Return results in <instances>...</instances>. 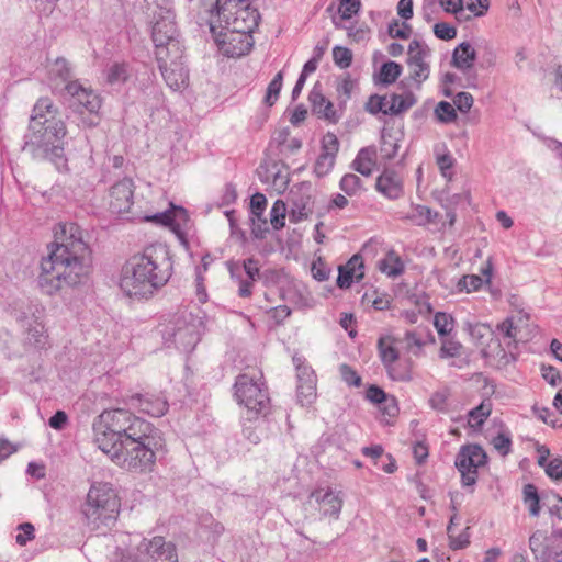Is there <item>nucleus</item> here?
Masks as SVG:
<instances>
[{
	"label": "nucleus",
	"instance_id": "f257e3e1",
	"mask_svg": "<svg viewBox=\"0 0 562 562\" xmlns=\"http://www.w3.org/2000/svg\"><path fill=\"white\" fill-rule=\"evenodd\" d=\"M93 438L113 462L137 472L149 469L164 447L157 428L124 408L103 411L93 422Z\"/></svg>",
	"mask_w": 562,
	"mask_h": 562
},
{
	"label": "nucleus",
	"instance_id": "f03ea898",
	"mask_svg": "<svg viewBox=\"0 0 562 562\" xmlns=\"http://www.w3.org/2000/svg\"><path fill=\"white\" fill-rule=\"evenodd\" d=\"M48 256L41 261L37 285L48 296L66 297L70 291L86 284L91 272V252L75 223L61 225Z\"/></svg>",
	"mask_w": 562,
	"mask_h": 562
},
{
	"label": "nucleus",
	"instance_id": "7ed1b4c3",
	"mask_svg": "<svg viewBox=\"0 0 562 562\" xmlns=\"http://www.w3.org/2000/svg\"><path fill=\"white\" fill-rule=\"evenodd\" d=\"M171 274L172 260L168 246L151 244L126 262L120 288L130 297L147 299L162 288Z\"/></svg>",
	"mask_w": 562,
	"mask_h": 562
},
{
	"label": "nucleus",
	"instance_id": "20e7f679",
	"mask_svg": "<svg viewBox=\"0 0 562 562\" xmlns=\"http://www.w3.org/2000/svg\"><path fill=\"white\" fill-rule=\"evenodd\" d=\"M120 506V499L111 484L93 483L81 505V514L88 526L98 529L116 519Z\"/></svg>",
	"mask_w": 562,
	"mask_h": 562
},
{
	"label": "nucleus",
	"instance_id": "39448f33",
	"mask_svg": "<svg viewBox=\"0 0 562 562\" xmlns=\"http://www.w3.org/2000/svg\"><path fill=\"white\" fill-rule=\"evenodd\" d=\"M67 134L64 121H56L48 125L46 133L40 134L38 144H32L30 138H23V150L30 151L34 157H43L52 161L57 169H63L67 165L65 157L63 139Z\"/></svg>",
	"mask_w": 562,
	"mask_h": 562
},
{
	"label": "nucleus",
	"instance_id": "423d86ee",
	"mask_svg": "<svg viewBox=\"0 0 562 562\" xmlns=\"http://www.w3.org/2000/svg\"><path fill=\"white\" fill-rule=\"evenodd\" d=\"M234 389L237 402L249 412L266 414L269 411L270 398L265 383L261 382V375L255 378L247 373L239 374L236 378Z\"/></svg>",
	"mask_w": 562,
	"mask_h": 562
},
{
	"label": "nucleus",
	"instance_id": "0eeeda50",
	"mask_svg": "<svg viewBox=\"0 0 562 562\" xmlns=\"http://www.w3.org/2000/svg\"><path fill=\"white\" fill-rule=\"evenodd\" d=\"M210 31L218 47V50L226 57L238 58L248 54L254 45L252 35L245 31L223 29L217 31L214 21H210Z\"/></svg>",
	"mask_w": 562,
	"mask_h": 562
},
{
	"label": "nucleus",
	"instance_id": "6e6552de",
	"mask_svg": "<svg viewBox=\"0 0 562 562\" xmlns=\"http://www.w3.org/2000/svg\"><path fill=\"white\" fill-rule=\"evenodd\" d=\"M134 189V181L131 178L125 177L116 181L109 190L110 212L127 220L144 221V215L133 210Z\"/></svg>",
	"mask_w": 562,
	"mask_h": 562
},
{
	"label": "nucleus",
	"instance_id": "1a4fd4ad",
	"mask_svg": "<svg viewBox=\"0 0 562 562\" xmlns=\"http://www.w3.org/2000/svg\"><path fill=\"white\" fill-rule=\"evenodd\" d=\"M487 463V454L479 445L462 446L457 453L454 465L461 474L463 486L472 487L477 481V469Z\"/></svg>",
	"mask_w": 562,
	"mask_h": 562
},
{
	"label": "nucleus",
	"instance_id": "9d476101",
	"mask_svg": "<svg viewBox=\"0 0 562 562\" xmlns=\"http://www.w3.org/2000/svg\"><path fill=\"white\" fill-rule=\"evenodd\" d=\"M58 108L48 97L40 98L33 106L30 116L29 127L23 138H30L32 144H38L41 135L48 131V125L56 121H63L57 117Z\"/></svg>",
	"mask_w": 562,
	"mask_h": 562
},
{
	"label": "nucleus",
	"instance_id": "9b49d317",
	"mask_svg": "<svg viewBox=\"0 0 562 562\" xmlns=\"http://www.w3.org/2000/svg\"><path fill=\"white\" fill-rule=\"evenodd\" d=\"M138 551L142 555L140 561L132 555H124L120 562H178L175 544L166 542L162 537L144 539L138 546Z\"/></svg>",
	"mask_w": 562,
	"mask_h": 562
},
{
	"label": "nucleus",
	"instance_id": "f8f14e48",
	"mask_svg": "<svg viewBox=\"0 0 562 562\" xmlns=\"http://www.w3.org/2000/svg\"><path fill=\"white\" fill-rule=\"evenodd\" d=\"M431 49L428 45L419 40H413L407 49V66L409 68V79L414 81L417 88L429 78L430 65L428 58Z\"/></svg>",
	"mask_w": 562,
	"mask_h": 562
},
{
	"label": "nucleus",
	"instance_id": "ddd939ff",
	"mask_svg": "<svg viewBox=\"0 0 562 562\" xmlns=\"http://www.w3.org/2000/svg\"><path fill=\"white\" fill-rule=\"evenodd\" d=\"M293 362L296 368V379H297V386H296V396L297 402L302 406H308L311 405L317 396L316 393V384L317 379L314 370L312 367L306 366L303 358L294 356Z\"/></svg>",
	"mask_w": 562,
	"mask_h": 562
},
{
	"label": "nucleus",
	"instance_id": "4468645a",
	"mask_svg": "<svg viewBox=\"0 0 562 562\" xmlns=\"http://www.w3.org/2000/svg\"><path fill=\"white\" fill-rule=\"evenodd\" d=\"M260 14L256 8L252 7V1L244 4L233 12L232 19L224 21L223 29H233L234 31H245L251 34L258 26Z\"/></svg>",
	"mask_w": 562,
	"mask_h": 562
},
{
	"label": "nucleus",
	"instance_id": "2eb2a0df",
	"mask_svg": "<svg viewBox=\"0 0 562 562\" xmlns=\"http://www.w3.org/2000/svg\"><path fill=\"white\" fill-rule=\"evenodd\" d=\"M179 34L175 22V14L167 10L157 19L151 29V40L155 48L178 40Z\"/></svg>",
	"mask_w": 562,
	"mask_h": 562
},
{
	"label": "nucleus",
	"instance_id": "dca6fc26",
	"mask_svg": "<svg viewBox=\"0 0 562 562\" xmlns=\"http://www.w3.org/2000/svg\"><path fill=\"white\" fill-rule=\"evenodd\" d=\"M67 93L74 101L89 113H98L101 108V98L92 89L85 87L80 81L74 80L65 86Z\"/></svg>",
	"mask_w": 562,
	"mask_h": 562
},
{
	"label": "nucleus",
	"instance_id": "f3484780",
	"mask_svg": "<svg viewBox=\"0 0 562 562\" xmlns=\"http://www.w3.org/2000/svg\"><path fill=\"white\" fill-rule=\"evenodd\" d=\"M375 190L389 200H397L404 194L403 179L393 169H385L375 181Z\"/></svg>",
	"mask_w": 562,
	"mask_h": 562
},
{
	"label": "nucleus",
	"instance_id": "a211bd4d",
	"mask_svg": "<svg viewBox=\"0 0 562 562\" xmlns=\"http://www.w3.org/2000/svg\"><path fill=\"white\" fill-rule=\"evenodd\" d=\"M258 175L262 182L272 184L279 192H283L290 182L288 168L277 161L261 164Z\"/></svg>",
	"mask_w": 562,
	"mask_h": 562
},
{
	"label": "nucleus",
	"instance_id": "6ab92c4d",
	"mask_svg": "<svg viewBox=\"0 0 562 562\" xmlns=\"http://www.w3.org/2000/svg\"><path fill=\"white\" fill-rule=\"evenodd\" d=\"M166 85L173 91L182 90L189 81V72L183 61L158 64Z\"/></svg>",
	"mask_w": 562,
	"mask_h": 562
},
{
	"label": "nucleus",
	"instance_id": "aec40b11",
	"mask_svg": "<svg viewBox=\"0 0 562 562\" xmlns=\"http://www.w3.org/2000/svg\"><path fill=\"white\" fill-rule=\"evenodd\" d=\"M308 101L311 102L312 111L316 115L331 122L338 121V116L334 110V104L324 97L322 85L319 82H316L311 90Z\"/></svg>",
	"mask_w": 562,
	"mask_h": 562
},
{
	"label": "nucleus",
	"instance_id": "412c9836",
	"mask_svg": "<svg viewBox=\"0 0 562 562\" xmlns=\"http://www.w3.org/2000/svg\"><path fill=\"white\" fill-rule=\"evenodd\" d=\"M311 497L321 505L322 514L324 516H328L334 519L339 518L344 502L341 492H334L331 488H328L324 494H321L319 491H315L311 494Z\"/></svg>",
	"mask_w": 562,
	"mask_h": 562
},
{
	"label": "nucleus",
	"instance_id": "4be33fe9",
	"mask_svg": "<svg viewBox=\"0 0 562 562\" xmlns=\"http://www.w3.org/2000/svg\"><path fill=\"white\" fill-rule=\"evenodd\" d=\"M144 221L153 222L164 226H171L175 231H177L189 221V215L186 209L181 206H173L171 210L158 212L153 215H144Z\"/></svg>",
	"mask_w": 562,
	"mask_h": 562
},
{
	"label": "nucleus",
	"instance_id": "5701e85b",
	"mask_svg": "<svg viewBox=\"0 0 562 562\" xmlns=\"http://www.w3.org/2000/svg\"><path fill=\"white\" fill-rule=\"evenodd\" d=\"M313 198L308 191L299 190L292 193L290 221L293 223L306 220L313 213Z\"/></svg>",
	"mask_w": 562,
	"mask_h": 562
},
{
	"label": "nucleus",
	"instance_id": "b1692460",
	"mask_svg": "<svg viewBox=\"0 0 562 562\" xmlns=\"http://www.w3.org/2000/svg\"><path fill=\"white\" fill-rule=\"evenodd\" d=\"M378 245L379 243L376 240L370 239L362 246L359 254L353 255L348 262L342 266L350 271V273L352 272L353 277H356V281H361L364 278L363 257H374Z\"/></svg>",
	"mask_w": 562,
	"mask_h": 562
},
{
	"label": "nucleus",
	"instance_id": "393cba45",
	"mask_svg": "<svg viewBox=\"0 0 562 562\" xmlns=\"http://www.w3.org/2000/svg\"><path fill=\"white\" fill-rule=\"evenodd\" d=\"M376 166V149L374 146L361 148L353 161L351 168L364 177H370Z\"/></svg>",
	"mask_w": 562,
	"mask_h": 562
},
{
	"label": "nucleus",
	"instance_id": "a878e982",
	"mask_svg": "<svg viewBox=\"0 0 562 562\" xmlns=\"http://www.w3.org/2000/svg\"><path fill=\"white\" fill-rule=\"evenodd\" d=\"M137 401L139 409L154 417H160L168 411V402L160 395L138 394Z\"/></svg>",
	"mask_w": 562,
	"mask_h": 562
},
{
	"label": "nucleus",
	"instance_id": "bb28decb",
	"mask_svg": "<svg viewBox=\"0 0 562 562\" xmlns=\"http://www.w3.org/2000/svg\"><path fill=\"white\" fill-rule=\"evenodd\" d=\"M529 549L537 562H552V550L548 544V538L543 531L536 530L529 537Z\"/></svg>",
	"mask_w": 562,
	"mask_h": 562
},
{
	"label": "nucleus",
	"instance_id": "cd10ccee",
	"mask_svg": "<svg viewBox=\"0 0 562 562\" xmlns=\"http://www.w3.org/2000/svg\"><path fill=\"white\" fill-rule=\"evenodd\" d=\"M493 266L491 259L486 261V265L481 269V273L483 277L476 274L464 276L460 282L459 286L461 290H465L468 293L477 291L482 288L484 283H491L492 279Z\"/></svg>",
	"mask_w": 562,
	"mask_h": 562
},
{
	"label": "nucleus",
	"instance_id": "c85d7f7f",
	"mask_svg": "<svg viewBox=\"0 0 562 562\" xmlns=\"http://www.w3.org/2000/svg\"><path fill=\"white\" fill-rule=\"evenodd\" d=\"M155 57L157 64L161 63H177L183 59V46L180 40L171 41L161 47L155 48Z\"/></svg>",
	"mask_w": 562,
	"mask_h": 562
},
{
	"label": "nucleus",
	"instance_id": "c756f323",
	"mask_svg": "<svg viewBox=\"0 0 562 562\" xmlns=\"http://www.w3.org/2000/svg\"><path fill=\"white\" fill-rule=\"evenodd\" d=\"M476 53L473 46L469 43L459 44L452 54V65L463 71L469 70L473 67Z\"/></svg>",
	"mask_w": 562,
	"mask_h": 562
},
{
	"label": "nucleus",
	"instance_id": "7c9ffc66",
	"mask_svg": "<svg viewBox=\"0 0 562 562\" xmlns=\"http://www.w3.org/2000/svg\"><path fill=\"white\" fill-rule=\"evenodd\" d=\"M360 10V0H339L338 12L331 16L335 29H345L344 21L352 19Z\"/></svg>",
	"mask_w": 562,
	"mask_h": 562
},
{
	"label": "nucleus",
	"instance_id": "2f4dec72",
	"mask_svg": "<svg viewBox=\"0 0 562 562\" xmlns=\"http://www.w3.org/2000/svg\"><path fill=\"white\" fill-rule=\"evenodd\" d=\"M417 99L412 91H406L403 94L392 93L390 95L387 111H384L385 115H398L411 109Z\"/></svg>",
	"mask_w": 562,
	"mask_h": 562
},
{
	"label": "nucleus",
	"instance_id": "473e14b6",
	"mask_svg": "<svg viewBox=\"0 0 562 562\" xmlns=\"http://www.w3.org/2000/svg\"><path fill=\"white\" fill-rule=\"evenodd\" d=\"M389 378L393 381L408 382L413 379V361L409 358L397 359L385 368Z\"/></svg>",
	"mask_w": 562,
	"mask_h": 562
},
{
	"label": "nucleus",
	"instance_id": "72a5a7b5",
	"mask_svg": "<svg viewBox=\"0 0 562 562\" xmlns=\"http://www.w3.org/2000/svg\"><path fill=\"white\" fill-rule=\"evenodd\" d=\"M378 268L387 277L396 278L404 272L405 265L394 250H389L385 257L378 261Z\"/></svg>",
	"mask_w": 562,
	"mask_h": 562
},
{
	"label": "nucleus",
	"instance_id": "f704fd0d",
	"mask_svg": "<svg viewBox=\"0 0 562 562\" xmlns=\"http://www.w3.org/2000/svg\"><path fill=\"white\" fill-rule=\"evenodd\" d=\"M376 347L384 368L400 358V352L395 348V339L390 335L380 337Z\"/></svg>",
	"mask_w": 562,
	"mask_h": 562
},
{
	"label": "nucleus",
	"instance_id": "c9c22d12",
	"mask_svg": "<svg viewBox=\"0 0 562 562\" xmlns=\"http://www.w3.org/2000/svg\"><path fill=\"white\" fill-rule=\"evenodd\" d=\"M25 339L35 348H44L47 345L48 336L43 323L37 318L27 324Z\"/></svg>",
	"mask_w": 562,
	"mask_h": 562
},
{
	"label": "nucleus",
	"instance_id": "e433bc0d",
	"mask_svg": "<svg viewBox=\"0 0 562 562\" xmlns=\"http://www.w3.org/2000/svg\"><path fill=\"white\" fill-rule=\"evenodd\" d=\"M49 78L52 81H60L67 85L72 81V70L69 63L65 58H57L49 69Z\"/></svg>",
	"mask_w": 562,
	"mask_h": 562
},
{
	"label": "nucleus",
	"instance_id": "4c0bfd02",
	"mask_svg": "<svg viewBox=\"0 0 562 562\" xmlns=\"http://www.w3.org/2000/svg\"><path fill=\"white\" fill-rule=\"evenodd\" d=\"M402 71L403 68L398 63L390 60L381 66L376 79L380 83L389 86L394 83L398 79Z\"/></svg>",
	"mask_w": 562,
	"mask_h": 562
},
{
	"label": "nucleus",
	"instance_id": "58836bf2",
	"mask_svg": "<svg viewBox=\"0 0 562 562\" xmlns=\"http://www.w3.org/2000/svg\"><path fill=\"white\" fill-rule=\"evenodd\" d=\"M339 188L349 196L358 195L364 190L363 181L355 173H346L340 179Z\"/></svg>",
	"mask_w": 562,
	"mask_h": 562
},
{
	"label": "nucleus",
	"instance_id": "ea45409f",
	"mask_svg": "<svg viewBox=\"0 0 562 562\" xmlns=\"http://www.w3.org/2000/svg\"><path fill=\"white\" fill-rule=\"evenodd\" d=\"M436 162L438 165L441 176L450 181L453 177L452 168L454 166L456 160L447 148H445L443 153H439L436 149Z\"/></svg>",
	"mask_w": 562,
	"mask_h": 562
},
{
	"label": "nucleus",
	"instance_id": "a19ab883",
	"mask_svg": "<svg viewBox=\"0 0 562 562\" xmlns=\"http://www.w3.org/2000/svg\"><path fill=\"white\" fill-rule=\"evenodd\" d=\"M524 503L528 506L529 514L533 517L539 516L540 505L537 487L533 484L524 486Z\"/></svg>",
	"mask_w": 562,
	"mask_h": 562
},
{
	"label": "nucleus",
	"instance_id": "79ce46f5",
	"mask_svg": "<svg viewBox=\"0 0 562 562\" xmlns=\"http://www.w3.org/2000/svg\"><path fill=\"white\" fill-rule=\"evenodd\" d=\"M434 326L440 337H446L453 330L454 321L451 315L438 312L434 317Z\"/></svg>",
	"mask_w": 562,
	"mask_h": 562
},
{
	"label": "nucleus",
	"instance_id": "37998d69",
	"mask_svg": "<svg viewBox=\"0 0 562 562\" xmlns=\"http://www.w3.org/2000/svg\"><path fill=\"white\" fill-rule=\"evenodd\" d=\"M492 412L490 402H482L479 406L469 412L470 423L473 427H481Z\"/></svg>",
	"mask_w": 562,
	"mask_h": 562
},
{
	"label": "nucleus",
	"instance_id": "c03bdc74",
	"mask_svg": "<svg viewBox=\"0 0 562 562\" xmlns=\"http://www.w3.org/2000/svg\"><path fill=\"white\" fill-rule=\"evenodd\" d=\"M286 204L282 200H277L270 210V223L274 229H280L285 225Z\"/></svg>",
	"mask_w": 562,
	"mask_h": 562
},
{
	"label": "nucleus",
	"instance_id": "a18cd8bd",
	"mask_svg": "<svg viewBox=\"0 0 562 562\" xmlns=\"http://www.w3.org/2000/svg\"><path fill=\"white\" fill-rule=\"evenodd\" d=\"M282 85H283V74H282V71H279L274 76V78L270 81V83L268 85L266 97H265V102L267 105L272 106L277 102L280 91H281V88H282Z\"/></svg>",
	"mask_w": 562,
	"mask_h": 562
},
{
	"label": "nucleus",
	"instance_id": "49530a36",
	"mask_svg": "<svg viewBox=\"0 0 562 562\" xmlns=\"http://www.w3.org/2000/svg\"><path fill=\"white\" fill-rule=\"evenodd\" d=\"M435 116L440 123H451L457 119L456 109L451 103L440 101L435 108Z\"/></svg>",
	"mask_w": 562,
	"mask_h": 562
},
{
	"label": "nucleus",
	"instance_id": "de8ad7c7",
	"mask_svg": "<svg viewBox=\"0 0 562 562\" xmlns=\"http://www.w3.org/2000/svg\"><path fill=\"white\" fill-rule=\"evenodd\" d=\"M462 345L448 336L441 337L440 358H454L460 356Z\"/></svg>",
	"mask_w": 562,
	"mask_h": 562
},
{
	"label": "nucleus",
	"instance_id": "09e8293b",
	"mask_svg": "<svg viewBox=\"0 0 562 562\" xmlns=\"http://www.w3.org/2000/svg\"><path fill=\"white\" fill-rule=\"evenodd\" d=\"M128 77L126 64H113L106 72V80L111 85L123 83Z\"/></svg>",
	"mask_w": 562,
	"mask_h": 562
},
{
	"label": "nucleus",
	"instance_id": "8fccbe9b",
	"mask_svg": "<svg viewBox=\"0 0 562 562\" xmlns=\"http://www.w3.org/2000/svg\"><path fill=\"white\" fill-rule=\"evenodd\" d=\"M333 59L336 66L346 69L350 67L352 63V52L344 46H335L333 48Z\"/></svg>",
	"mask_w": 562,
	"mask_h": 562
},
{
	"label": "nucleus",
	"instance_id": "3c124183",
	"mask_svg": "<svg viewBox=\"0 0 562 562\" xmlns=\"http://www.w3.org/2000/svg\"><path fill=\"white\" fill-rule=\"evenodd\" d=\"M389 101L387 98L384 95L373 94L371 95L367 103H366V111L375 115L378 113H383L384 111H387Z\"/></svg>",
	"mask_w": 562,
	"mask_h": 562
},
{
	"label": "nucleus",
	"instance_id": "603ef678",
	"mask_svg": "<svg viewBox=\"0 0 562 562\" xmlns=\"http://www.w3.org/2000/svg\"><path fill=\"white\" fill-rule=\"evenodd\" d=\"M335 160L336 158L321 154L314 165L315 175L319 178L328 175L335 165Z\"/></svg>",
	"mask_w": 562,
	"mask_h": 562
},
{
	"label": "nucleus",
	"instance_id": "864d4df0",
	"mask_svg": "<svg viewBox=\"0 0 562 562\" xmlns=\"http://www.w3.org/2000/svg\"><path fill=\"white\" fill-rule=\"evenodd\" d=\"M387 33L392 38L407 40L411 36L412 27L406 22L402 24L394 20L389 24Z\"/></svg>",
	"mask_w": 562,
	"mask_h": 562
},
{
	"label": "nucleus",
	"instance_id": "5fc2aeb1",
	"mask_svg": "<svg viewBox=\"0 0 562 562\" xmlns=\"http://www.w3.org/2000/svg\"><path fill=\"white\" fill-rule=\"evenodd\" d=\"M339 150V142L335 134L327 133L322 139V153L324 155L336 158Z\"/></svg>",
	"mask_w": 562,
	"mask_h": 562
},
{
	"label": "nucleus",
	"instance_id": "6e6d98bb",
	"mask_svg": "<svg viewBox=\"0 0 562 562\" xmlns=\"http://www.w3.org/2000/svg\"><path fill=\"white\" fill-rule=\"evenodd\" d=\"M339 372L342 381L349 386H360L361 385V376L357 373L355 369H352L348 364H341L339 367Z\"/></svg>",
	"mask_w": 562,
	"mask_h": 562
},
{
	"label": "nucleus",
	"instance_id": "4d7b16f0",
	"mask_svg": "<svg viewBox=\"0 0 562 562\" xmlns=\"http://www.w3.org/2000/svg\"><path fill=\"white\" fill-rule=\"evenodd\" d=\"M405 341L407 344V349L411 350L414 356H420L422 349L426 345V341L423 340L416 331H406Z\"/></svg>",
	"mask_w": 562,
	"mask_h": 562
},
{
	"label": "nucleus",
	"instance_id": "13d9d810",
	"mask_svg": "<svg viewBox=\"0 0 562 562\" xmlns=\"http://www.w3.org/2000/svg\"><path fill=\"white\" fill-rule=\"evenodd\" d=\"M344 30L347 31V36L356 43L364 41L369 34V29L366 25L350 24L349 26L345 25Z\"/></svg>",
	"mask_w": 562,
	"mask_h": 562
},
{
	"label": "nucleus",
	"instance_id": "bf43d9fd",
	"mask_svg": "<svg viewBox=\"0 0 562 562\" xmlns=\"http://www.w3.org/2000/svg\"><path fill=\"white\" fill-rule=\"evenodd\" d=\"M448 538L449 548L451 550H461L470 544V536L468 533V528L458 536H454L453 532H450L448 533Z\"/></svg>",
	"mask_w": 562,
	"mask_h": 562
},
{
	"label": "nucleus",
	"instance_id": "052dcab7",
	"mask_svg": "<svg viewBox=\"0 0 562 562\" xmlns=\"http://www.w3.org/2000/svg\"><path fill=\"white\" fill-rule=\"evenodd\" d=\"M434 33L438 38L449 41L457 36V29L448 23L440 22L434 25Z\"/></svg>",
	"mask_w": 562,
	"mask_h": 562
},
{
	"label": "nucleus",
	"instance_id": "680f3d73",
	"mask_svg": "<svg viewBox=\"0 0 562 562\" xmlns=\"http://www.w3.org/2000/svg\"><path fill=\"white\" fill-rule=\"evenodd\" d=\"M20 533L16 535L15 541L20 546H25L35 537V528L30 522H23L19 526Z\"/></svg>",
	"mask_w": 562,
	"mask_h": 562
},
{
	"label": "nucleus",
	"instance_id": "e2e57ef3",
	"mask_svg": "<svg viewBox=\"0 0 562 562\" xmlns=\"http://www.w3.org/2000/svg\"><path fill=\"white\" fill-rule=\"evenodd\" d=\"M267 206V199L262 193H255L250 199V209L254 216L261 220L263 211Z\"/></svg>",
	"mask_w": 562,
	"mask_h": 562
},
{
	"label": "nucleus",
	"instance_id": "0e129e2a",
	"mask_svg": "<svg viewBox=\"0 0 562 562\" xmlns=\"http://www.w3.org/2000/svg\"><path fill=\"white\" fill-rule=\"evenodd\" d=\"M312 276L317 281H326L329 278L330 269L327 267V265L322 260L317 259L312 263L311 267Z\"/></svg>",
	"mask_w": 562,
	"mask_h": 562
},
{
	"label": "nucleus",
	"instance_id": "69168bd1",
	"mask_svg": "<svg viewBox=\"0 0 562 562\" xmlns=\"http://www.w3.org/2000/svg\"><path fill=\"white\" fill-rule=\"evenodd\" d=\"M473 97L469 92H459L453 98V104L462 113H467L470 111V109L473 105Z\"/></svg>",
	"mask_w": 562,
	"mask_h": 562
},
{
	"label": "nucleus",
	"instance_id": "338daca9",
	"mask_svg": "<svg viewBox=\"0 0 562 562\" xmlns=\"http://www.w3.org/2000/svg\"><path fill=\"white\" fill-rule=\"evenodd\" d=\"M449 392L447 390L435 392L429 398V405L431 408L445 412L447 409Z\"/></svg>",
	"mask_w": 562,
	"mask_h": 562
},
{
	"label": "nucleus",
	"instance_id": "774afa93",
	"mask_svg": "<svg viewBox=\"0 0 562 562\" xmlns=\"http://www.w3.org/2000/svg\"><path fill=\"white\" fill-rule=\"evenodd\" d=\"M546 473L548 476L554 480H562V459L554 458L548 462L546 465Z\"/></svg>",
	"mask_w": 562,
	"mask_h": 562
}]
</instances>
